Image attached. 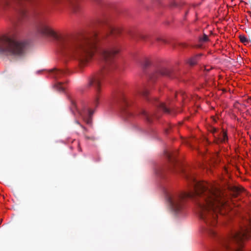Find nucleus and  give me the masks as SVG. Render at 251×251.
<instances>
[{
    "label": "nucleus",
    "instance_id": "obj_1",
    "mask_svg": "<svg viewBox=\"0 0 251 251\" xmlns=\"http://www.w3.org/2000/svg\"><path fill=\"white\" fill-rule=\"evenodd\" d=\"M98 24L101 29L78 36L58 35L44 20H38L35 25L38 33L52 36L57 40L58 50L61 55L76 61L81 67L89 62L97 51L103 63L102 68L100 73L90 78L88 82V86L94 87L97 91L94 100L96 106L99 104L101 79L117 68L114 58L120 51V47L116 38L123 30L120 27L113 26L107 17L99 19Z\"/></svg>",
    "mask_w": 251,
    "mask_h": 251
},
{
    "label": "nucleus",
    "instance_id": "obj_2",
    "mask_svg": "<svg viewBox=\"0 0 251 251\" xmlns=\"http://www.w3.org/2000/svg\"><path fill=\"white\" fill-rule=\"evenodd\" d=\"M185 178L192 184L194 191L181 194H167L166 199L172 210L176 213L184 208V201L190 198L195 200L199 215L203 221L202 231L215 236L218 214H224L226 202L224 194L217 186L197 181L194 173L184 172Z\"/></svg>",
    "mask_w": 251,
    "mask_h": 251
},
{
    "label": "nucleus",
    "instance_id": "obj_3",
    "mask_svg": "<svg viewBox=\"0 0 251 251\" xmlns=\"http://www.w3.org/2000/svg\"><path fill=\"white\" fill-rule=\"evenodd\" d=\"M25 44L9 38L0 37V53L14 56H22L25 53Z\"/></svg>",
    "mask_w": 251,
    "mask_h": 251
},
{
    "label": "nucleus",
    "instance_id": "obj_4",
    "mask_svg": "<svg viewBox=\"0 0 251 251\" xmlns=\"http://www.w3.org/2000/svg\"><path fill=\"white\" fill-rule=\"evenodd\" d=\"M251 237V220L246 219L240 226L239 229L232 233L230 240L240 244L244 240Z\"/></svg>",
    "mask_w": 251,
    "mask_h": 251
},
{
    "label": "nucleus",
    "instance_id": "obj_5",
    "mask_svg": "<svg viewBox=\"0 0 251 251\" xmlns=\"http://www.w3.org/2000/svg\"><path fill=\"white\" fill-rule=\"evenodd\" d=\"M72 106L71 110L72 112L75 114V110L78 114V115L85 121L87 124H90L91 122V117L93 115L94 111L88 108H84L82 110H78L75 105L74 101H72Z\"/></svg>",
    "mask_w": 251,
    "mask_h": 251
},
{
    "label": "nucleus",
    "instance_id": "obj_6",
    "mask_svg": "<svg viewBox=\"0 0 251 251\" xmlns=\"http://www.w3.org/2000/svg\"><path fill=\"white\" fill-rule=\"evenodd\" d=\"M159 75L166 76L169 78L174 77L173 73L170 69L162 67L159 68L156 72L152 75L151 77V79L154 80Z\"/></svg>",
    "mask_w": 251,
    "mask_h": 251
},
{
    "label": "nucleus",
    "instance_id": "obj_7",
    "mask_svg": "<svg viewBox=\"0 0 251 251\" xmlns=\"http://www.w3.org/2000/svg\"><path fill=\"white\" fill-rule=\"evenodd\" d=\"M214 138V142L217 144L226 143L228 140L227 133L224 130H220Z\"/></svg>",
    "mask_w": 251,
    "mask_h": 251
},
{
    "label": "nucleus",
    "instance_id": "obj_8",
    "mask_svg": "<svg viewBox=\"0 0 251 251\" xmlns=\"http://www.w3.org/2000/svg\"><path fill=\"white\" fill-rule=\"evenodd\" d=\"M115 101L122 104L124 108L129 104V102L127 98L125 95L122 93L119 94L118 97L115 99Z\"/></svg>",
    "mask_w": 251,
    "mask_h": 251
},
{
    "label": "nucleus",
    "instance_id": "obj_9",
    "mask_svg": "<svg viewBox=\"0 0 251 251\" xmlns=\"http://www.w3.org/2000/svg\"><path fill=\"white\" fill-rule=\"evenodd\" d=\"M66 73L67 72L64 70L55 69L52 72V75L55 79H58L65 76Z\"/></svg>",
    "mask_w": 251,
    "mask_h": 251
},
{
    "label": "nucleus",
    "instance_id": "obj_10",
    "mask_svg": "<svg viewBox=\"0 0 251 251\" xmlns=\"http://www.w3.org/2000/svg\"><path fill=\"white\" fill-rule=\"evenodd\" d=\"M202 55V54L200 53L190 58L187 61L188 64L191 66L195 65Z\"/></svg>",
    "mask_w": 251,
    "mask_h": 251
},
{
    "label": "nucleus",
    "instance_id": "obj_11",
    "mask_svg": "<svg viewBox=\"0 0 251 251\" xmlns=\"http://www.w3.org/2000/svg\"><path fill=\"white\" fill-rule=\"evenodd\" d=\"M140 114L143 116L145 119L147 120V121L149 123H151L152 121V118L154 117L157 118V116L154 114H148L145 110L144 109H142L140 111Z\"/></svg>",
    "mask_w": 251,
    "mask_h": 251
},
{
    "label": "nucleus",
    "instance_id": "obj_12",
    "mask_svg": "<svg viewBox=\"0 0 251 251\" xmlns=\"http://www.w3.org/2000/svg\"><path fill=\"white\" fill-rule=\"evenodd\" d=\"M156 106L161 109L163 112L169 114L170 113V110L167 107L166 105L161 102L157 101Z\"/></svg>",
    "mask_w": 251,
    "mask_h": 251
},
{
    "label": "nucleus",
    "instance_id": "obj_13",
    "mask_svg": "<svg viewBox=\"0 0 251 251\" xmlns=\"http://www.w3.org/2000/svg\"><path fill=\"white\" fill-rule=\"evenodd\" d=\"M18 14L19 18L22 19L26 16V11L24 7L21 6L18 10Z\"/></svg>",
    "mask_w": 251,
    "mask_h": 251
},
{
    "label": "nucleus",
    "instance_id": "obj_14",
    "mask_svg": "<svg viewBox=\"0 0 251 251\" xmlns=\"http://www.w3.org/2000/svg\"><path fill=\"white\" fill-rule=\"evenodd\" d=\"M54 87L57 91L60 92H63L65 89L64 83L60 81H57L54 84Z\"/></svg>",
    "mask_w": 251,
    "mask_h": 251
},
{
    "label": "nucleus",
    "instance_id": "obj_15",
    "mask_svg": "<svg viewBox=\"0 0 251 251\" xmlns=\"http://www.w3.org/2000/svg\"><path fill=\"white\" fill-rule=\"evenodd\" d=\"M149 93V92L148 89L146 88H143L140 92V95L148 100H149V99H148Z\"/></svg>",
    "mask_w": 251,
    "mask_h": 251
},
{
    "label": "nucleus",
    "instance_id": "obj_16",
    "mask_svg": "<svg viewBox=\"0 0 251 251\" xmlns=\"http://www.w3.org/2000/svg\"><path fill=\"white\" fill-rule=\"evenodd\" d=\"M239 39L240 41L244 43L245 45H247L250 43L248 40V38L247 36H246L244 35H239Z\"/></svg>",
    "mask_w": 251,
    "mask_h": 251
},
{
    "label": "nucleus",
    "instance_id": "obj_17",
    "mask_svg": "<svg viewBox=\"0 0 251 251\" xmlns=\"http://www.w3.org/2000/svg\"><path fill=\"white\" fill-rule=\"evenodd\" d=\"M141 65L143 68H147L150 65V61L147 59H145L141 63Z\"/></svg>",
    "mask_w": 251,
    "mask_h": 251
},
{
    "label": "nucleus",
    "instance_id": "obj_18",
    "mask_svg": "<svg viewBox=\"0 0 251 251\" xmlns=\"http://www.w3.org/2000/svg\"><path fill=\"white\" fill-rule=\"evenodd\" d=\"M209 130L211 133H213L214 137H215V135H217V133L220 131L218 129L213 126L210 127Z\"/></svg>",
    "mask_w": 251,
    "mask_h": 251
},
{
    "label": "nucleus",
    "instance_id": "obj_19",
    "mask_svg": "<svg viewBox=\"0 0 251 251\" xmlns=\"http://www.w3.org/2000/svg\"><path fill=\"white\" fill-rule=\"evenodd\" d=\"M165 153V155H166V157L168 158L169 161L170 162L173 161L172 160V158L173 157V154H172V153L169 152L168 151H166Z\"/></svg>",
    "mask_w": 251,
    "mask_h": 251
},
{
    "label": "nucleus",
    "instance_id": "obj_20",
    "mask_svg": "<svg viewBox=\"0 0 251 251\" xmlns=\"http://www.w3.org/2000/svg\"><path fill=\"white\" fill-rule=\"evenodd\" d=\"M141 38L142 39L147 41V42H149L151 44H152L153 43L152 40L150 38L147 37L145 35H142L141 36Z\"/></svg>",
    "mask_w": 251,
    "mask_h": 251
},
{
    "label": "nucleus",
    "instance_id": "obj_21",
    "mask_svg": "<svg viewBox=\"0 0 251 251\" xmlns=\"http://www.w3.org/2000/svg\"><path fill=\"white\" fill-rule=\"evenodd\" d=\"M208 40V37L207 35H206L205 34H204L202 37L200 38V41L201 42H205L207 41Z\"/></svg>",
    "mask_w": 251,
    "mask_h": 251
},
{
    "label": "nucleus",
    "instance_id": "obj_22",
    "mask_svg": "<svg viewBox=\"0 0 251 251\" xmlns=\"http://www.w3.org/2000/svg\"><path fill=\"white\" fill-rule=\"evenodd\" d=\"M156 41L158 43H160L165 44L167 43L165 39L162 38L161 37H157L156 39Z\"/></svg>",
    "mask_w": 251,
    "mask_h": 251
},
{
    "label": "nucleus",
    "instance_id": "obj_23",
    "mask_svg": "<svg viewBox=\"0 0 251 251\" xmlns=\"http://www.w3.org/2000/svg\"><path fill=\"white\" fill-rule=\"evenodd\" d=\"M246 33H249L248 35V40L250 43L251 44V30H249L248 32L247 31H246Z\"/></svg>",
    "mask_w": 251,
    "mask_h": 251
},
{
    "label": "nucleus",
    "instance_id": "obj_24",
    "mask_svg": "<svg viewBox=\"0 0 251 251\" xmlns=\"http://www.w3.org/2000/svg\"><path fill=\"white\" fill-rule=\"evenodd\" d=\"M231 251H243L241 249L240 247H239L236 249H232Z\"/></svg>",
    "mask_w": 251,
    "mask_h": 251
},
{
    "label": "nucleus",
    "instance_id": "obj_25",
    "mask_svg": "<svg viewBox=\"0 0 251 251\" xmlns=\"http://www.w3.org/2000/svg\"><path fill=\"white\" fill-rule=\"evenodd\" d=\"M248 103H251V98H248L247 100Z\"/></svg>",
    "mask_w": 251,
    "mask_h": 251
},
{
    "label": "nucleus",
    "instance_id": "obj_26",
    "mask_svg": "<svg viewBox=\"0 0 251 251\" xmlns=\"http://www.w3.org/2000/svg\"><path fill=\"white\" fill-rule=\"evenodd\" d=\"M236 191L238 193V192H240L241 190L240 189L236 188Z\"/></svg>",
    "mask_w": 251,
    "mask_h": 251
},
{
    "label": "nucleus",
    "instance_id": "obj_27",
    "mask_svg": "<svg viewBox=\"0 0 251 251\" xmlns=\"http://www.w3.org/2000/svg\"><path fill=\"white\" fill-rule=\"evenodd\" d=\"M85 138L87 139H90V138H89V137H87V136H86ZM91 139H93L92 138H91Z\"/></svg>",
    "mask_w": 251,
    "mask_h": 251
},
{
    "label": "nucleus",
    "instance_id": "obj_28",
    "mask_svg": "<svg viewBox=\"0 0 251 251\" xmlns=\"http://www.w3.org/2000/svg\"><path fill=\"white\" fill-rule=\"evenodd\" d=\"M76 122V123H77V124H78V125L79 124V123L77 121H76V122Z\"/></svg>",
    "mask_w": 251,
    "mask_h": 251
},
{
    "label": "nucleus",
    "instance_id": "obj_29",
    "mask_svg": "<svg viewBox=\"0 0 251 251\" xmlns=\"http://www.w3.org/2000/svg\"><path fill=\"white\" fill-rule=\"evenodd\" d=\"M249 14H250V16H251V12H249Z\"/></svg>",
    "mask_w": 251,
    "mask_h": 251
},
{
    "label": "nucleus",
    "instance_id": "obj_30",
    "mask_svg": "<svg viewBox=\"0 0 251 251\" xmlns=\"http://www.w3.org/2000/svg\"><path fill=\"white\" fill-rule=\"evenodd\" d=\"M181 45H182V46H184L185 44H181Z\"/></svg>",
    "mask_w": 251,
    "mask_h": 251
}]
</instances>
